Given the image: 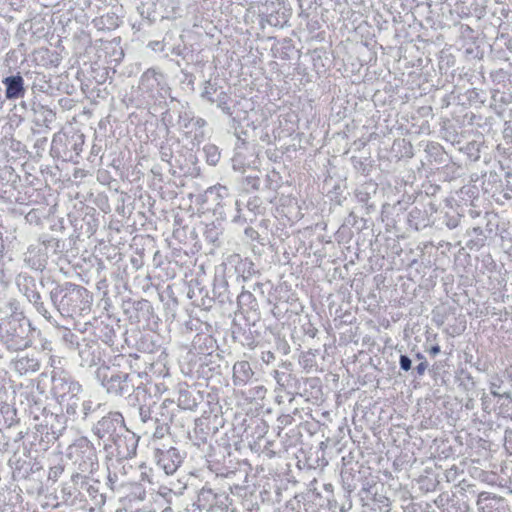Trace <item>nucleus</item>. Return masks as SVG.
<instances>
[{"instance_id": "2eb2a0df", "label": "nucleus", "mask_w": 512, "mask_h": 512, "mask_svg": "<svg viewBox=\"0 0 512 512\" xmlns=\"http://www.w3.org/2000/svg\"><path fill=\"white\" fill-rule=\"evenodd\" d=\"M31 217H32V216H31V214H27V217H26V218H27V220H28V221H32V218H31Z\"/></svg>"}, {"instance_id": "6e6552de", "label": "nucleus", "mask_w": 512, "mask_h": 512, "mask_svg": "<svg viewBox=\"0 0 512 512\" xmlns=\"http://www.w3.org/2000/svg\"><path fill=\"white\" fill-rule=\"evenodd\" d=\"M205 151L208 155V162L215 165L219 160V153L217 152V148L215 146H207Z\"/></svg>"}, {"instance_id": "f257e3e1", "label": "nucleus", "mask_w": 512, "mask_h": 512, "mask_svg": "<svg viewBox=\"0 0 512 512\" xmlns=\"http://www.w3.org/2000/svg\"><path fill=\"white\" fill-rule=\"evenodd\" d=\"M2 83L5 86V97L8 100H15L24 97V79L19 73L4 78Z\"/></svg>"}, {"instance_id": "f8f14e48", "label": "nucleus", "mask_w": 512, "mask_h": 512, "mask_svg": "<svg viewBox=\"0 0 512 512\" xmlns=\"http://www.w3.org/2000/svg\"><path fill=\"white\" fill-rule=\"evenodd\" d=\"M196 125H198L199 127L204 126L205 125V120L202 119V118L196 119Z\"/></svg>"}, {"instance_id": "f03ea898", "label": "nucleus", "mask_w": 512, "mask_h": 512, "mask_svg": "<svg viewBox=\"0 0 512 512\" xmlns=\"http://www.w3.org/2000/svg\"><path fill=\"white\" fill-rule=\"evenodd\" d=\"M163 78L161 73L156 72L154 69H148L144 72L140 79V88L148 93H151L156 89Z\"/></svg>"}, {"instance_id": "20e7f679", "label": "nucleus", "mask_w": 512, "mask_h": 512, "mask_svg": "<svg viewBox=\"0 0 512 512\" xmlns=\"http://www.w3.org/2000/svg\"><path fill=\"white\" fill-rule=\"evenodd\" d=\"M205 196L207 201L216 202V205L219 206L221 200L228 196V189L222 185L213 186L206 190Z\"/></svg>"}, {"instance_id": "ddd939ff", "label": "nucleus", "mask_w": 512, "mask_h": 512, "mask_svg": "<svg viewBox=\"0 0 512 512\" xmlns=\"http://www.w3.org/2000/svg\"><path fill=\"white\" fill-rule=\"evenodd\" d=\"M159 45H160V43H159V42H151V43L149 44V46H150V47H152L154 50H156V49H157L156 47H157V46H159Z\"/></svg>"}, {"instance_id": "0eeeda50", "label": "nucleus", "mask_w": 512, "mask_h": 512, "mask_svg": "<svg viewBox=\"0 0 512 512\" xmlns=\"http://www.w3.org/2000/svg\"><path fill=\"white\" fill-rule=\"evenodd\" d=\"M216 92L215 87L211 84L210 80L206 81L204 84V88L201 96L209 101L211 104H214L213 94Z\"/></svg>"}, {"instance_id": "39448f33", "label": "nucleus", "mask_w": 512, "mask_h": 512, "mask_svg": "<svg viewBox=\"0 0 512 512\" xmlns=\"http://www.w3.org/2000/svg\"><path fill=\"white\" fill-rule=\"evenodd\" d=\"M34 112L38 116V120H41L45 126H48L55 119V113L43 105H38L34 108Z\"/></svg>"}, {"instance_id": "9b49d317", "label": "nucleus", "mask_w": 512, "mask_h": 512, "mask_svg": "<svg viewBox=\"0 0 512 512\" xmlns=\"http://www.w3.org/2000/svg\"><path fill=\"white\" fill-rule=\"evenodd\" d=\"M426 369V365L424 363H421L418 365L417 367V370H418V373L422 374Z\"/></svg>"}, {"instance_id": "9d476101", "label": "nucleus", "mask_w": 512, "mask_h": 512, "mask_svg": "<svg viewBox=\"0 0 512 512\" xmlns=\"http://www.w3.org/2000/svg\"><path fill=\"white\" fill-rule=\"evenodd\" d=\"M429 352H430L431 355L436 356L440 352V347L439 346H433L430 349Z\"/></svg>"}, {"instance_id": "423d86ee", "label": "nucleus", "mask_w": 512, "mask_h": 512, "mask_svg": "<svg viewBox=\"0 0 512 512\" xmlns=\"http://www.w3.org/2000/svg\"><path fill=\"white\" fill-rule=\"evenodd\" d=\"M229 96L226 92H221L216 99H214V103L217 105L221 111L226 114L227 116H232L233 111L229 105Z\"/></svg>"}, {"instance_id": "4468645a", "label": "nucleus", "mask_w": 512, "mask_h": 512, "mask_svg": "<svg viewBox=\"0 0 512 512\" xmlns=\"http://www.w3.org/2000/svg\"><path fill=\"white\" fill-rule=\"evenodd\" d=\"M246 365H247V363H245V362H241V363H239V364L235 365V366H234V369H236L237 367L244 368Z\"/></svg>"}, {"instance_id": "1a4fd4ad", "label": "nucleus", "mask_w": 512, "mask_h": 512, "mask_svg": "<svg viewBox=\"0 0 512 512\" xmlns=\"http://www.w3.org/2000/svg\"><path fill=\"white\" fill-rule=\"evenodd\" d=\"M400 366L403 370L408 371L411 368V360L407 356L402 355L400 357Z\"/></svg>"}, {"instance_id": "7ed1b4c3", "label": "nucleus", "mask_w": 512, "mask_h": 512, "mask_svg": "<svg viewBox=\"0 0 512 512\" xmlns=\"http://www.w3.org/2000/svg\"><path fill=\"white\" fill-rule=\"evenodd\" d=\"M13 177V173L10 169L0 170V198L1 199H9L14 191V185L12 183L11 178Z\"/></svg>"}]
</instances>
